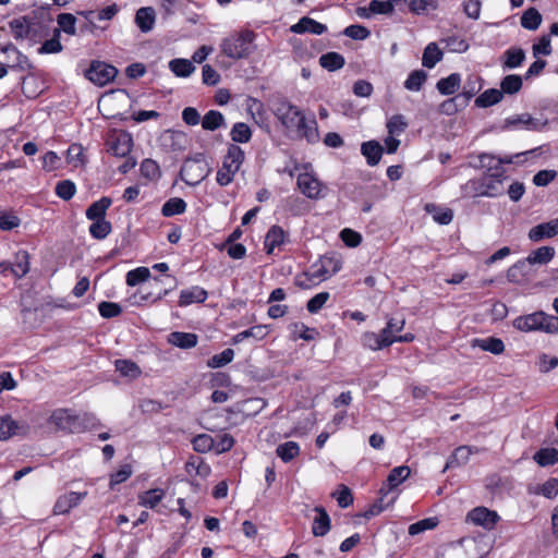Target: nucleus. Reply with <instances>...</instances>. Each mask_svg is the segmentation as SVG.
I'll return each instance as SVG.
<instances>
[{
	"label": "nucleus",
	"mask_w": 558,
	"mask_h": 558,
	"mask_svg": "<svg viewBox=\"0 0 558 558\" xmlns=\"http://www.w3.org/2000/svg\"><path fill=\"white\" fill-rule=\"evenodd\" d=\"M48 422L54 425L58 430L68 434L83 433L99 425L94 414H78L71 409L64 408L54 410L49 416Z\"/></svg>",
	"instance_id": "nucleus-1"
},
{
	"label": "nucleus",
	"mask_w": 558,
	"mask_h": 558,
	"mask_svg": "<svg viewBox=\"0 0 558 558\" xmlns=\"http://www.w3.org/2000/svg\"><path fill=\"white\" fill-rule=\"evenodd\" d=\"M513 328L522 332L542 331L546 333H558V317L536 311L531 314L521 315L513 319Z\"/></svg>",
	"instance_id": "nucleus-2"
},
{
	"label": "nucleus",
	"mask_w": 558,
	"mask_h": 558,
	"mask_svg": "<svg viewBox=\"0 0 558 558\" xmlns=\"http://www.w3.org/2000/svg\"><path fill=\"white\" fill-rule=\"evenodd\" d=\"M254 39L255 34L250 29L231 34L222 39L220 44L221 52L234 60L245 59L253 51Z\"/></svg>",
	"instance_id": "nucleus-3"
},
{
	"label": "nucleus",
	"mask_w": 558,
	"mask_h": 558,
	"mask_svg": "<svg viewBox=\"0 0 558 558\" xmlns=\"http://www.w3.org/2000/svg\"><path fill=\"white\" fill-rule=\"evenodd\" d=\"M509 177H474L463 186L464 195L470 197H496L505 192L504 179Z\"/></svg>",
	"instance_id": "nucleus-4"
},
{
	"label": "nucleus",
	"mask_w": 558,
	"mask_h": 558,
	"mask_svg": "<svg viewBox=\"0 0 558 558\" xmlns=\"http://www.w3.org/2000/svg\"><path fill=\"white\" fill-rule=\"evenodd\" d=\"M271 110L287 129H294L298 125V121L303 116L301 110L284 97L275 98L271 101Z\"/></svg>",
	"instance_id": "nucleus-5"
},
{
	"label": "nucleus",
	"mask_w": 558,
	"mask_h": 558,
	"mask_svg": "<svg viewBox=\"0 0 558 558\" xmlns=\"http://www.w3.org/2000/svg\"><path fill=\"white\" fill-rule=\"evenodd\" d=\"M117 74L118 70L114 66L100 61H93L85 71V77L98 86L110 83Z\"/></svg>",
	"instance_id": "nucleus-6"
},
{
	"label": "nucleus",
	"mask_w": 558,
	"mask_h": 558,
	"mask_svg": "<svg viewBox=\"0 0 558 558\" xmlns=\"http://www.w3.org/2000/svg\"><path fill=\"white\" fill-rule=\"evenodd\" d=\"M29 429L25 421H15L10 415L0 417V440H8L13 436L25 437Z\"/></svg>",
	"instance_id": "nucleus-7"
},
{
	"label": "nucleus",
	"mask_w": 558,
	"mask_h": 558,
	"mask_svg": "<svg viewBox=\"0 0 558 558\" xmlns=\"http://www.w3.org/2000/svg\"><path fill=\"white\" fill-rule=\"evenodd\" d=\"M547 125V120L541 121L534 119L530 113H522L507 118L504 129H526L532 131H541Z\"/></svg>",
	"instance_id": "nucleus-8"
},
{
	"label": "nucleus",
	"mask_w": 558,
	"mask_h": 558,
	"mask_svg": "<svg viewBox=\"0 0 558 558\" xmlns=\"http://www.w3.org/2000/svg\"><path fill=\"white\" fill-rule=\"evenodd\" d=\"M499 515L496 511L489 510L485 507H477L471 510L466 520L475 525L483 526L486 530H492L499 520Z\"/></svg>",
	"instance_id": "nucleus-9"
},
{
	"label": "nucleus",
	"mask_w": 558,
	"mask_h": 558,
	"mask_svg": "<svg viewBox=\"0 0 558 558\" xmlns=\"http://www.w3.org/2000/svg\"><path fill=\"white\" fill-rule=\"evenodd\" d=\"M132 146V135L124 131L112 134L108 140V150L118 157H125L131 151Z\"/></svg>",
	"instance_id": "nucleus-10"
},
{
	"label": "nucleus",
	"mask_w": 558,
	"mask_h": 558,
	"mask_svg": "<svg viewBox=\"0 0 558 558\" xmlns=\"http://www.w3.org/2000/svg\"><path fill=\"white\" fill-rule=\"evenodd\" d=\"M298 187L307 198L317 199L324 196L326 186L317 177H296Z\"/></svg>",
	"instance_id": "nucleus-11"
},
{
	"label": "nucleus",
	"mask_w": 558,
	"mask_h": 558,
	"mask_svg": "<svg viewBox=\"0 0 558 558\" xmlns=\"http://www.w3.org/2000/svg\"><path fill=\"white\" fill-rule=\"evenodd\" d=\"M480 449L472 446H459L448 457L447 462L442 469V473H445L449 469H454L466 464L470 460V457L474 453H478Z\"/></svg>",
	"instance_id": "nucleus-12"
},
{
	"label": "nucleus",
	"mask_w": 558,
	"mask_h": 558,
	"mask_svg": "<svg viewBox=\"0 0 558 558\" xmlns=\"http://www.w3.org/2000/svg\"><path fill=\"white\" fill-rule=\"evenodd\" d=\"M86 495L87 492H69L64 495H61L53 506V513L57 515L69 513L73 508L77 507L81 504V501L86 497Z\"/></svg>",
	"instance_id": "nucleus-13"
},
{
	"label": "nucleus",
	"mask_w": 558,
	"mask_h": 558,
	"mask_svg": "<svg viewBox=\"0 0 558 558\" xmlns=\"http://www.w3.org/2000/svg\"><path fill=\"white\" fill-rule=\"evenodd\" d=\"M411 474V470L408 465H400L393 468L381 488L379 489L380 495H387L390 490L395 489L402 482H404Z\"/></svg>",
	"instance_id": "nucleus-14"
},
{
	"label": "nucleus",
	"mask_w": 558,
	"mask_h": 558,
	"mask_svg": "<svg viewBox=\"0 0 558 558\" xmlns=\"http://www.w3.org/2000/svg\"><path fill=\"white\" fill-rule=\"evenodd\" d=\"M558 234V219H551L547 222L538 223L529 231V239L532 242H539L544 239H550Z\"/></svg>",
	"instance_id": "nucleus-15"
},
{
	"label": "nucleus",
	"mask_w": 558,
	"mask_h": 558,
	"mask_svg": "<svg viewBox=\"0 0 558 558\" xmlns=\"http://www.w3.org/2000/svg\"><path fill=\"white\" fill-rule=\"evenodd\" d=\"M304 276L307 278L308 282H296L298 286L302 289H308L311 284L319 283L332 275L319 259L317 263L313 264L307 271L304 272Z\"/></svg>",
	"instance_id": "nucleus-16"
},
{
	"label": "nucleus",
	"mask_w": 558,
	"mask_h": 558,
	"mask_svg": "<svg viewBox=\"0 0 558 558\" xmlns=\"http://www.w3.org/2000/svg\"><path fill=\"white\" fill-rule=\"evenodd\" d=\"M208 298V292L199 287L193 286L180 292L179 306L185 307L193 303H204Z\"/></svg>",
	"instance_id": "nucleus-17"
},
{
	"label": "nucleus",
	"mask_w": 558,
	"mask_h": 558,
	"mask_svg": "<svg viewBox=\"0 0 558 558\" xmlns=\"http://www.w3.org/2000/svg\"><path fill=\"white\" fill-rule=\"evenodd\" d=\"M526 154L527 153H521L505 159L495 157L489 154H483L480 156V163L481 167L487 171L498 170L502 163H511L513 162V159H515V162H522Z\"/></svg>",
	"instance_id": "nucleus-18"
},
{
	"label": "nucleus",
	"mask_w": 558,
	"mask_h": 558,
	"mask_svg": "<svg viewBox=\"0 0 558 558\" xmlns=\"http://www.w3.org/2000/svg\"><path fill=\"white\" fill-rule=\"evenodd\" d=\"M290 31L294 34L311 33L315 35H322L327 31V26L311 17L304 16L299 22L290 27Z\"/></svg>",
	"instance_id": "nucleus-19"
},
{
	"label": "nucleus",
	"mask_w": 558,
	"mask_h": 558,
	"mask_svg": "<svg viewBox=\"0 0 558 558\" xmlns=\"http://www.w3.org/2000/svg\"><path fill=\"white\" fill-rule=\"evenodd\" d=\"M243 160V150L236 145H231L225 156L223 168L227 170L228 174H235L240 170Z\"/></svg>",
	"instance_id": "nucleus-20"
},
{
	"label": "nucleus",
	"mask_w": 558,
	"mask_h": 558,
	"mask_svg": "<svg viewBox=\"0 0 558 558\" xmlns=\"http://www.w3.org/2000/svg\"><path fill=\"white\" fill-rule=\"evenodd\" d=\"M295 129H298L300 136L304 137L308 143L313 144L319 141L317 122L314 119L307 121L306 118L302 116Z\"/></svg>",
	"instance_id": "nucleus-21"
},
{
	"label": "nucleus",
	"mask_w": 558,
	"mask_h": 558,
	"mask_svg": "<svg viewBox=\"0 0 558 558\" xmlns=\"http://www.w3.org/2000/svg\"><path fill=\"white\" fill-rule=\"evenodd\" d=\"M111 205L112 199L109 196H102L87 207L85 216L88 220L104 219Z\"/></svg>",
	"instance_id": "nucleus-22"
},
{
	"label": "nucleus",
	"mask_w": 558,
	"mask_h": 558,
	"mask_svg": "<svg viewBox=\"0 0 558 558\" xmlns=\"http://www.w3.org/2000/svg\"><path fill=\"white\" fill-rule=\"evenodd\" d=\"M198 337L193 332L173 331L168 336V342L180 349H192L197 344Z\"/></svg>",
	"instance_id": "nucleus-23"
},
{
	"label": "nucleus",
	"mask_w": 558,
	"mask_h": 558,
	"mask_svg": "<svg viewBox=\"0 0 558 558\" xmlns=\"http://www.w3.org/2000/svg\"><path fill=\"white\" fill-rule=\"evenodd\" d=\"M29 271V254L25 250H20L14 255V262H11V275L16 279L23 278Z\"/></svg>",
	"instance_id": "nucleus-24"
},
{
	"label": "nucleus",
	"mask_w": 558,
	"mask_h": 558,
	"mask_svg": "<svg viewBox=\"0 0 558 558\" xmlns=\"http://www.w3.org/2000/svg\"><path fill=\"white\" fill-rule=\"evenodd\" d=\"M286 232L280 226H272L268 229L265 236V248L267 254H271L276 247L284 243Z\"/></svg>",
	"instance_id": "nucleus-25"
},
{
	"label": "nucleus",
	"mask_w": 558,
	"mask_h": 558,
	"mask_svg": "<svg viewBox=\"0 0 558 558\" xmlns=\"http://www.w3.org/2000/svg\"><path fill=\"white\" fill-rule=\"evenodd\" d=\"M317 517L313 521L312 532L315 536H325L330 530V518L324 507L317 506L314 509Z\"/></svg>",
	"instance_id": "nucleus-26"
},
{
	"label": "nucleus",
	"mask_w": 558,
	"mask_h": 558,
	"mask_svg": "<svg viewBox=\"0 0 558 558\" xmlns=\"http://www.w3.org/2000/svg\"><path fill=\"white\" fill-rule=\"evenodd\" d=\"M185 172H199L209 174L210 168L208 167L205 156L203 154H196L195 156L187 158L179 174H184Z\"/></svg>",
	"instance_id": "nucleus-27"
},
{
	"label": "nucleus",
	"mask_w": 558,
	"mask_h": 558,
	"mask_svg": "<svg viewBox=\"0 0 558 558\" xmlns=\"http://www.w3.org/2000/svg\"><path fill=\"white\" fill-rule=\"evenodd\" d=\"M361 153L366 158L369 166H375L379 162L384 148L377 141L364 142L361 146Z\"/></svg>",
	"instance_id": "nucleus-28"
},
{
	"label": "nucleus",
	"mask_w": 558,
	"mask_h": 558,
	"mask_svg": "<svg viewBox=\"0 0 558 558\" xmlns=\"http://www.w3.org/2000/svg\"><path fill=\"white\" fill-rule=\"evenodd\" d=\"M427 214L432 215L434 221L439 225H449L453 219V211L450 208H444L433 203H427L424 206Z\"/></svg>",
	"instance_id": "nucleus-29"
},
{
	"label": "nucleus",
	"mask_w": 558,
	"mask_h": 558,
	"mask_svg": "<svg viewBox=\"0 0 558 558\" xmlns=\"http://www.w3.org/2000/svg\"><path fill=\"white\" fill-rule=\"evenodd\" d=\"M9 27L15 39H25L31 35L32 22L26 16H20L10 21Z\"/></svg>",
	"instance_id": "nucleus-30"
},
{
	"label": "nucleus",
	"mask_w": 558,
	"mask_h": 558,
	"mask_svg": "<svg viewBox=\"0 0 558 558\" xmlns=\"http://www.w3.org/2000/svg\"><path fill=\"white\" fill-rule=\"evenodd\" d=\"M461 85V75L459 73H451L449 76L440 78L437 84V90L441 95H453Z\"/></svg>",
	"instance_id": "nucleus-31"
},
{
	"label": "nucleus",
	"mask_w": 558,
	"mask_h": 558,
	"mask_svg": "<svg viewBox=\"0 0 558 558\" xmlns=\"http://www.w3.org/2000/svg\"><path fill=\"white\" fill-rule=\"evenodd\" d=\"M135 23L143 33L149 32L155 24V11L150 7L141 8L135 15Z\"/></svg>",
	"instance_id": "nucleus-32"
},
{
	"label": "nucleus",
	"mask_w": 558,
	"mask_h": 558,
	"mask_svg": "<svg viewBox=\"0 0 558 558\" xmlns=\"http://www.w3.org/2000/svg\"><path fill=\"white\" fill-rule=\"evenodd\" d=\"M473 345L478 347L483 351L490 352L493 354H501L505 351V343L500 338L487 337L484 339H474Z\"/></svg>",
	"instance_id": "nucleus-33"
},
{
	"label": "nucleus",
	"mask_w": 558,
	"mask_h": 558,
	"mask_svg": "<svg viewBox=\"0 0 558 558\" xmlns=\"http://www.w3.org/2000/svg\"><path fill=\"white\" fill-rule=\"evenodd\" d=\"M442 51L436 43H429L423 52L422 64L425 68L433 69L442 59Z\"/></svg>",
	"instance_id": "nucleus-34"
},
{
	"label": "nucleus",
	"mask_w": 558,
	"mask_h": 558,
	"mask_svg": "<svg viewBox=\"0 0 558 558\" xmlns=\"http://www.w3.org/2000/svg\"><path fill=\"white\" fill-rule=\"evenodd\" d=\"M92 223L88 228L89 234L95 240L106 239L112 231V225L110 221L104 219L90 220Z\"/></svg>",
	"instance_id": "nucleus-35"
},
{
	"label": "nucleus",
	"mask_w": 558,
	"mask_h": 558,
	"mask_svg": "<svg viewBox=\"0 0 558 558\" xmlns=\"http://www.w3.org/2000/svg\"><path fill=\"white\" fill-rule=\"evenodd\" d=\"M554 256L555 248L553 246H542L531 252L526 257V260L530 265H545L548 264L554 258Z\"/></svg>",
	"instance_id": "nucleus-36"
},
{
	"label": "nucleus",
	"mask_w": 558,
	"mask_h": 558,
	"mask_svg": "<svg viewBox=\"0 0 558 558\" xmlns=\"http://www.w3.org/2000/svg\"><path fill=\"white\" fill-rule=\"evenodd\" d=\"M345 60L342 54L338 52H327L320 56L319 64L322 68L329 72H333L343 68Z\"/></svg>",
	"instance_id": "nucleus-37"
},
{
	"label": "nucleus",
	"mask_w": 558,
	"mask_h": 558,
	"mask_svg": "<svg viewBox=\"0 0 558 558\" xmlns=\"http://www.w3.org/2000/svg\"><path fill=\"white\" fill-rule=\"evenodd\" d=\"M186 206L187 205L183 198L171 197L162 205L161 215L167 218L181 215L185 213Z\"/></svg>",
	"instance_id": "nucleus-38"
},
{
	"label": "nucleus",
	"mask_w": 558,
	"mask_h": 558,
	"mask_svg": "<svg viewBox=\"0 0 558 558\" xmlns=\"http://www.w3.org/2000/svg\"><path fill=\"white\" fill-rule=\"evenodd\" d=\"M534 461L539 466H549L558 463V449L556 448H542L535 452L533 457Z\"/></svg>",
	"instance_id": "nucleus-39"
},
{
	"label": "nucleus",
	"mask_w": 558,
	"mask_h": 558,
	"mask_svg": "<svg viewBox=\"0 0 558 558\" xmlns=\"http://www.w3.org/2000/svg\"><path fill=\"white\" fill-rule=\"evenodd\" d=\"M169 69L178 77H189L195 71L194 64L187 59L171 60Z\"/></svg>",
	"instance_id": "nucleus-40"
},
{
	"label": "nucleus",
	"mask_w": 558,
	"mask_h": 558,
	"mask_svg": "<svg viewBox=\"0 0 558 558\" xmlns=\"http://www.w3.org/2000/svg\"><path fill=\"white\" fill-rule=\"evenodd\" d=\"M163 497L165 492L161 488L149 489L138 496V505L154 509Z\"/></svg>",
	"instance_id": "nucleus-41"
},
{
	"label": "nucleus",
	"mask_w": 558,
	"mask_h": 558,
	"mask_svg": "<svg viewBox=\"0 0 558 558\" xmlns=\"http://www.w3.org/2000/svg\"><path fill=\"white\" fill-rule=\"evenodd\" d=\"M502 92L496 88H489L482 93L476 99H475V106L478 108H487L493 105H496L501 101L502 99Z\"/></svg>",
	"instance_id": "nucleus-42"
},
{
	"label": "nucleus",
	"mask_w": 558,
	"mask_h": 558,
	"mask_svg": "<svg viewBox=\"0 0 558 558\" xmlns=\"http://www.w3.org/2000/svg\"><path fill=\"white\" fill-rule=\"evenodd\" d=\"M276 453L284 463H288L300 454V446L292 440L286 441L277 447Z\"/></svg>",
	"instance_id": "nucleus-43"
},
{
	"label": "nucleus",
	"mask_w": 558,
	"mask_h": 558,
	"mask_svg": "<svg viewBox=\"0 0 558 558\" xmlns=\"http://www.w3.org/2000/svg\"><path fill=\"white\" fill-rule=\"evenodd\" d=\"M481 89V84H480V77L477 76H470L468 77V80L465 81L464 85H463V89H462V93L460 94L461 95V104L460 106L464 107L468 105V102L470 101L471 98H473Z\"/></svg>",
	"instance_id": "nucleus-44"
},
{
	"label": "nucleus",
	"mask_w": 558,
	"mask_h": 558,
	"mask_svg": "<svg viewBox=\"0 0 558 558\" xmlns=\"http://www.w3.org/2000/svg\"><path fill=\"white\" fill-rule=\"evenodd\" d=\"M504 68L515 69L525 60V52L522 48H509L504 53Z\"/></svg>",
	"instance_id": "nucleus-45"
},
{
	"label": "nucleus",
	"mask_w": 558,
	"mask_h": 558,
	"mask_svg": "<svg viewBox=\"0 0 558 558\" xmlns=\"http://www.w3.org/2000/svg\"><path fill=\"white\" fill-rule=\"evenodd\" d=\"M542 23V15L535 8H529L521 16V26L529 31H536Z\"/></svg>",
	"instance_id": "nucleus-46"
},
{
	"label": "nucleus",
	"mask_w": 558,
	"mask_h": 558,
	"mask_svg": "<svg viewBox=\"0 0 558 558\" xmlns=\"http://www.w3.org/2000/svg\"><path fill=\"white\" fill-rule=\"evenodd\" d=\"M222 125H225V117L217 110H209L202 120V126L207 131H215Z\"/></svg>",
	"instance_id": "nucleus-47"
},
{
	"label": "nucleus",
	"mask_w": 558,
	"mask_h": 558,
	"mask_svg": "<svg viewBox=\"0 0 558 558\" xmlns=\"http://www.w3.org/2000/svg\"><path fill=\"white\" fill-rule=\"evenodd\" d=\"M522 88V77L517 74H509L500 82V92L504 94L513 95Z\"/></svg>",
	"instance_id": "nucleus-48"
},
{
	"label": "nucleus",
	"mask_w": 558,
	"mask_h": 558,
	"mask_svg": "<svg viewBox=\"0 0 558 558\" xmlns=\"http://www.w3.org/2000/svg\"><path fill=\"white\" fill-rule=\"evenodd\" d=\"M530 264L526 258L518 260L507 270V279L510 282H520L523 277L527 275V268Z\"/></svg>",
	"instance_id": "nucleus-49"
},
{
	"label": "nucleus",
	"mask_w": 558,
	"mask_h": 558,
	"mask_svg": "<svg viewBox=\"0 0 558 558\" xmlns=\"http://www.w3.org/2000/svg\"><path fill=\"white\" fill-rule=\"evenodd\" d=\"M150 278V270L147 267L141 266L135 269L128 271L125 276L126 284L135 287L142 282H145Z\"/></svg>",
	"instance_id": "nucleus-50"
},
{
	"label": "nucleus",
	"mask_w": 558,
	"mask_h": 558,
	"mask_svg": "<svg viewBox=\"0 0 558 558\" xmlns=\"http://www.w3.org/2000/svg\"><path fill=\"white\" fill-rule=\"evenodd\" d=\"M400 2L407 3V0H372L371 1V11L375 14H391L395 10V7Z\"/></svg>",
	"instance_id": "nucleus-51"
},
{
	"label": "nucleus",
	"mask_w": 558,
	"mask_h": 558,
	"mask_svg": "<svg viewBox=\"0 0 558 558\" xmlns=\"http://www.w3.org/2000/svg\"><path fill=\"white\" fill-rule=\"evenodd\" d=\"M361 341L364 348L373 351L383 350L389 347V341H385L384 339L379 340L377 333L373 331L364 332Z\"/></svg>",
	"instance_id": "nucleus-52"
},
{
	"label": "nucleus",
	"mask_w": 558,
	"mask_h": 558,
	"mask_svg": "<svg viewBox=\"0 0 558 558\" xmlns=\"http://www.w3.org/2000/svg\"><path fill=\"white\" fill-rule=\"evenodd\" d=\"M233 359H234V351L232 349L228 348V349H225L222 352L213 355L207 361V366L209 368H220V367H223V366L228 365L229 363H231L233 361Z\"/></svg>",
	"instance_id": "nucleus-53"
},
{
	"label": "nucleus",
	"mask_w": 558,
	"mask_h": 558,
	"mask_svg": "<svg viewBox=\"0 0 558 558\" xmlns=\"http://www.w3.org/2000/svg\"><path fill=\"white\" fill-rule=\"evenodd\" d=\"M407 3L409 10L416 15H423L437 9V1L435 0H410Z\"/></svg>",
	"instance_id": "nucleus-54"
},
{
	"label": "nucleus",
	"mask_w": 558,
	"mask_h": 558,
	"mask_svg": "<svg viewBox=\"0 0 558 558\" xmlns=\"http://www.w3.org/2000/svg\"><path fill=\"white\" fill-rule=\"evenodd\" d=\"M439 521L436 517L425 518L409 526V534L411 536L418 535L425 531L433 530L438 525Z\"/></svg>",
	"instance_id": "nucleus-55"
},
{
	"label": "nucleus",
	"mask_w": 558,
	"mask_h": 558,
	"mask_svg": "<svg viewBox=\"0 0 558 558\" xmlns=\"http://www.w3.org/2000/svg\"><path fill=\"white\" fill-rule=\"evenodd\" d=\"M427 78V74L423 70H415L411 72L404 82V87L408 90L418 92Z\"/></svg>",
	"instance_id": "nucleus-56"
},
{
	"label": "nucleus",
	"mask_w": 558,
	"mask_h": 558,
	"mask_svg": "<svg viewBox=\"0 0 558 558\" xmlns=\"http://www.w3.org/2000/svg\"><path fill=\"white\" fill-rule=\"evenodd\" d=\"M63 50V47L60 43V29L53 31V36L46 40L39 48L38 52L40 54L45 53H58Z\"/></svg>",
	"instance_id": "nucleus-57"
},
{
	"label": "nucleus",
	"mask_w": 558,
	"mask_h": 558,
	"mask_svg": "<svg viewBox=\"0 0 558 558\" xmlns=\"http://www.w3.org/2000/svg\"><path fill=\"white\" fill-rule=\"evenodd\" d=\"M192 445L194 451L205 453L214 448L215 439L208 434H199L192 439Z\"/></svg>",
	"instance_id": "nucleus-58"
},
{
	"label": "nucleus",
	"mask_w": 558,
	"mask_h": 558,
	"mask_svg": "<svg viewBox=\"0 0 558 558\" xmlns=\"http://www.w3.org/2000/svg\"><path fill=\"white\" fill-rule=\"evenodd\" d=\"M57 23L59 25L60 32L63 31L68 35L76 34V17L71 13H60L57 16Z\"/></svg>",
	"instance_id": "nucleus-59"
},
{
	"label": "nucleus",
	"mask_w": 558,
	"mask_h": 558,
	"mask_svg": "<svg viewBox=\"0 0 558 558\" xmlns=\"http://www.w3.org/2000/svg\"><path fill=\"white\" fill-rule=\"evenodd\" d=\"M230 135L233 142L246 143L250 141L252 132L246 123L238 122L232 126Z\"/></svg>",
	"instance_id": "nucleus-60"
},
{
	"label": "nucleus",
	"mask_w": 558,
	"mask_h": 558,
	"mask_svg": "<svg viewBox=\"0 0 558 558\" xmlns=\"http://www.w3.org/2000/svg\"><path fill=\"white\" fill-rule=\"evenodd\" d=\"M54 192L61 199L70 201L76 193V185L71 180H63L56 185Z\"/></svg>",
	"instance_id": "nucleus-61"
},
{
	"label": "nucleus",
	"mask_w": 558,
	"mask_h": 558,
	"mask_svg": "<svg viewBox=\"0 0 558 558\" xmlns=\"http://www.w3.org/2000/svg\"><path fill=\"white\" fill-rule=\"evenodd\" d=\"M98 312L102 318H114L122 313V307L119 303L101 301L98 303Z\"/></svg>",
	"instance_id": "nucleus-62"
},
{
	"label": "nucleus",
	"mask_w": 558,
	"mask_h": 558,
	"mask_svg": "<svg viewBox=\"0 0 558 558\" xmlns=\"http://www.w3.org/2000/svg\"><path fill=\"white\" fill-rule=\"evenodd\" d=\"M116 368L122 376L135 378L141 374L140 367L130 360H117Z\"/></svg>",
	"instance_id": "nucleus-63"
},
{
	"label": "nucleus",
	"mask_w": 558,
	"mask_h": 558,
	"mask_svg": "<svg viewBox=\"0 0 558 558\" xmlns=\"http://www.w3.org/2000/svg\"><path fill=\"white\" fill-rule=\"evenodd\" d=\"M536 494L544 496L547 499H553L558 495V478L550 477L544 484H542Z\"/></svg>",
	"instance_id": "nucleus-64"
}]
</instances>
